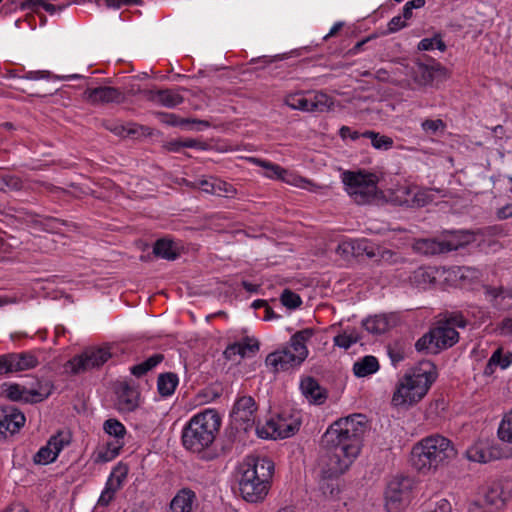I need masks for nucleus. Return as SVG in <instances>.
Returning a JSON list of instances; mask_svg holds the SVG:
<instances>
[{"label":"nucleus","mask_w":512,"mask_h":512,"mask_svg":"<svg viewBox=\"0 0 512 512\" xmlns=\"http://www.w3.org/2000/svg\"><path fill=\"white\" fill-rule=\"evenodd\" d=\"M239 491L244 500L256 503L267 495L274 463L266 457L249 455L240 466Z\"/></svg>","instance_id":"obj_3"},{"label":"nucleus","mask_w":512,"mask_h":512,"mask_svg":"<svg viewBox=\"0 0 512 512\" xmlns=\"http://www.w3.org/2000/svg\"><path fill=\"white\" fill-rule=\"evenodd\" d=\"M196 494L189 488L180 489L170 502L171 512H193Z\"/></svg>","instance_id":"obj_27"},{"label":"nucleus","mask_w":512,"mask_h":512,"mask_svg":"<svg viewBox=\"0 0 512 512\" xmlns=\"http://www.w3.org/2000/svg\"><path fill=\"white\" fill-rule=\"evenodd\" d=\"M51 74L48 71H29L27 72L23 78L27 80H40V79H48Z\"/></svg>","instance_id":"obj_59"},{"label":"nucleus","mask_w":512,"mask_h":512,"mask_svg":"<svg viewBox=\"0 0 512 512\" xmlns=\"http://www.w3.org/2000/svg\"><path fill=\"white\" fill-rule=\"evenodd\" d=\"M103 430L110 436L115 438L113 443L124 445L123 439L126 434L125 426L117 419L110 418L103 424Z\"/></svg>","instance_id":"obj_34"},{"label":"nucleus","mask_w":512,"mask_h":512,"mask_svg":"<svg viewBox=\"0 0 512 512\" xmlns=\"http://www.w3.org/2000/svg\"><path fill=\"white\" fill-rule=\"evenodd\" d=\"M473 241L472 234L468 232H458L451 234L445 239L421 238L415 240L413 249L424 255H436L458 250Z\"/></svg>","instance_id":"obj_8"},{"label":"nucleus","mask_w":512,"mask_h":512,"mask_svg":"<svg viewBox=\"0 0 512 512\" xmlns=\"http://www.w3.org/2000/svg\"><path fill=\"white\" fill-rule=\"evenodd\" d=\"M444 322H449V325L454 327V329H456V327H462L463 328L466 325V320L460 314L450 316Z\"/></svg>","instance_id":"obj_62"},{"label":"nucleus","mask_w":512,"mask_h":512,"mask_svg":"<svg viewBox=\"0 0 512 512\" xmlns=\"http://www.w3.org/2000/svg\"><path fill=\"white\" fill-rule=\"evenodd\" d=\"M164 360V355L161 353H155L145 361L136 364L130 368V372L135 377H142L152 369H154L158 364H160Z\"/></svg>","instance_id":"obj_33"},{"label":"nucleus","mask_w":512,"mask_h":512,"mask_svg":"<svg viewBox=\"0 0 512 512\" xmlns=\"http://www.w3.org/2000/svg\"><path fill=\"white\" fill-rule=\"evenodd\" d=\"M258 406L252 396H239L231 410L230 417L237 429L247 432L255 424Z\"/></svg>","instance_id":"obj_11"},{"label":"nucleus","mask_w":512,"mask_h":512,"mask_svg":"<svg viewBox=\"0 0 512 512\" xmlns=\"http://www.w3.org/2000/svg\"><path fill=\"white\" fill-rule=\"evenodd\" d=\"M395 325V318L387 315H376L363 321L364 328L372 334H382Z\"/></svg>","instance_id":"obj_28"},{"label":"nucleus","mask_w":512,"mask_h":512,"mask_svg":"<svg viewBox=\"0 0 512 512\" xmlns=\"http://www.w3.org/2000/svg\"><path fill=\"white\" fill-rule=\"evenodd\" d=\"M453 443L446 437L434 434L423 438L411 451L413 467L423 473L436 470L456 457Z\"/></svg>","instance_id":"obj_4"},{"label":"nucleus","mask_w":512,"mask_h":512,"mask_svg":"<svg viewBox=\"0 0 512 512\" xmlns=\"http://www.w3.org/2000/svg\"><path fill=\"white\" fill-rule=\"evenodd\" d=\"M434 47L442 52L446 49L445 43L438 35L433 38H424L418 43V49L421 51L432 50Z\"/></svg>","instance_id":"obj_45"},{"label":"nucleus","mask_w":512,"mask_h":512,"mask_svg":"<svg viewBox=\"0 0 512 512\" xmlns=\"http://www.w3.org/2000/svg\"><path fill=\"white\" fill-rule=\"evenodd\" d=\"M366 430L367 422L362 414L341 418L329 426L321 439L319 458L325 478L338 477L350 467L360 453Z\"/></svg>","instance_id":"obj_1"},{"label":"nucleus","mask_w":512,"mask_h":512,"mask_svg":"<svg viewBox=\"0 0 512 512\" xmlns=\"http://www.w3.org/2000/svg\"><path fill=\"white\" fill-rule=\"evenodd\" d=\"M118 490L114 489L113 487L105 485V489L102 491L99 499H98V505L106 507L108 506L112 500L114 499L115 493Z\"/></svg>","instance_id":"obj_52"},{"label":"nucleus","mask_w":512,"mask_h":512,"mask_svg":"<svg viewBox=\"0 0 512 512\" xmlns=\"http://www.w3.org/2000/svg\"><path fill=\"white\" fill-rule=\"evenodd\" d=\"M179 378L176 373L166 372L158 376L157 389L162 397L171 396L178 386Z\"/></svg>","instance_id":"obj_30"},{"label":"nucleus","mask_w":512,"mask_h":512,"mask_svg":"<svg viewBox=\"0 0 512 512\" xmlns=\"http://www.w3.org/2000/svg\"><path fill=\"white\" fill-rule=\"evenodd\" d=\"M153 254L156 257L173 261L179 257L176 244L169 239H158L153 245Z\"/></svg>","instance_id":"obj_29"},{"label":"nucleus","mask_w":512,"mask_h":512,"mask_svg":"<svg viewBox=\"0 0 512 512\" xmlns=\"http://www.w3.org/2000/svg\"><path fill=\"white\" fill-rule=\"evenodd\" d=\"M391 201L400 206L420 207L426 204L425 193L415 186L398 185L390 195Z\"/></svg>","instance_id":"obj_18"},{"label":"nucleus","mask_w":512,"mask_h":512,"mask_svg":"<svg viewBox=\"0 0 512 512\" xmlns=\"http://www.w3.org/2000/svg\"><path fill=\"white\" fill-rule=\"evenodd\" d=\"M459 340V333L449 325V322H439L436 327L424 334L415 343L418 352L437 354L448 349Z\"/></svg>","instance_id":"obj_7"},{"label":"nucleus","mask_w":512,"mask_h":512,"mask_svg":"<svg viewBox=\"0 0 512 512\" xmlns=\"http://www.w3.org/2000/svg\"><path fill=\"white\" fill-rule=\"evenodd\" d=\"M6 397L12 401L35 403L46 399L50 395L48 384H38V388H27L19 384H10L5 389Z\"/></svg>","instance_id":"obj_14"},{"label":"nucleus","mask_w":512,"mask_h":512,"mask_svg":"<svg viewBox=\"0 0 512 512\" xmlns=\"http://www.w3.org/2000/svg\"><path fill=\"white\" fill-rule=\"evenodd\" d=\"M512 497V480L501 479L493 482L484 495L486 505L494 509L502 508Z\"/></svg>","instance_id":"obj_17"},{"label":"nucleus","mask_w":512,"mask_h":512,"mask_svg":"<svg viewBox=\"0 0 512 512\" xmlns=\"http://www.w3.org/2000/svg\"><path fill=\"white\" fill-rule=\"evenodd\" d=\"M347 193L357 204L370 202L377 193L378 177L364 171H344L341 175Z\"/></svg>","instance_id":"obj_6"},{"label":"nucleus","mask_w":512,"mask_h":512,"mask_svg":"<svg viewBox=\"0 0 512 512\" xmlns=\"http://www.w3.org/2000/svg\"><path fill=\"white\" fill-rule=\"evenodd\" d=\"M445 77L446 69L440 64L429 66L423 63H417L412 68V78L418 86L432 85L434 81Z\"/></svg>","instance_id":"obj_19"},{"label":"nucleus","mask_w":512,"mask_h":512,"mask_svg":"<svg viewBox=\"0 0 512 512\" xmlns=\"http://www.w3.org/2000/svg\"><path fill=\"white\" fill-rule=\"evenodd\" d=\"M111 132L119 136L134 135L137 133V128H127L123 125L115 124L111 127H107Z\"/></svg>","instance_id":"obj_55"},{"label":"nucleus","mask_w":512,"mask_h":512,"mask_svg":"<svg viewBox=\"0 0 512 512\" xmlns=\"http://www.w3.org/2000/svg\"><path fill=\"white\" fill-rule=\"evenodd\" d=\"M221 423V416L215 409H205L197 413L183 428L181 437L183 446L202 460L216 459L219 454L213 444Z\"/></svg>","instance_id":"obj_2"},{"label":"nucleus","mask_w":512,"mask_h":512,"mask_svg":"<svg viewBox=\"0 0 512 512\" xmlns=\"http://www.w3.org/2000/svg\"><path fill=\"white\" fill-rule=\"evenodd\" d=\"M512 363V354L503 355L501 349H497L494 351L492 356L490 357L484 373L492 374L494 372V367H500L501 369L507 368Z\"/></svg>","instance_id":"obj_36"},{"label":"nucleus","mask_w":512,"mask_h":512,"mask_svg":"<svg viewBox=\"0 0 512 512\" xmlns=\"http://www.w3.org/2000/svg\"><path fill=\"white\" fill-rule=\"evenodd\" d=\"M339 135L342 139L350 138L354 141L362 137V133H359L358 131H352L348 126H342L339 130Z\"/></svg>","instance_id":"obj_58"},{"label":"nucleus","mask_w":512,"mask_h":512,"mask_svg":"<svg viewBox=\"0 0 512 512\" xmlns=\"http://www.w3.org/2000/svg\"><path fill=\"white\" fill-rule=\"evenodd\" d=\"M436 378L434 366L430 362L421 364L412 374L405 375L398 383L392 397L394 406L413 405L428 392Z\"/></svg>","instance_id":"obj_5"},{"label":"nucleus","mask_w":512,"mask_h":512,"mask_svg":"<svg viewBox=\"0 0 512 512\" xmlns=\"http://www.w3.org/2000/svg\"><path fill=\"white\" fill-rule=\"evenodd\" d=\"M57 458L52 447L47 443L41 447L39 451L34 455L33 461L35 464L46 465L52 463Z\"/></svg>","instance_id":"obj_42"},{"label":"nucleus","mask_w":512,"mask_h":512,"mask_svg":"<svg viewBox=\"0 0 512 512\" xmlns=\"http://www.w3.org/2000/svg\"><path fill=\"white\" fill-rule=\"evenodd\" d=\"M158 117L162 123L173 127H187L197 131L210 127V123L207 120L182 118L175 113L161 112L158 113Z\"/></svg>","instance_id":"obj_23"},{"label":"nucleus","mask_w":512,"mask_h":512,"mask_svg":"<svg viewBox=\"0 0 512 512\" xmlns=\"http://www.w3.org/2000/svg\"><path fill=\"white\" fill-rule=\"evenodd\" d=\"M498 435L501 440L512 443V410L502 419L498 429Z\"/></svg>","instance_id":"obj_43"},{"label":"nucleus","mask_w":512,"mask_h":512,"mask_svg":"<svg viewBox=\"0 0 512 512\" xmlns=\"http://www.w3.org/2000/svg\"><path fill=\"white\" fill-rule=\"evenodd\" d=\"M121 449L122 444L108 442L105 449L98 451L95 461L98 463L109 462L119 455Z\"/></svg>","instance_id":"obj_39"},{"label":"nucleus","mask_w":512,"mask_h":512,"mask_svg":"<svg viewBox=\"0 0 512 512\" xmlns=\"http://www.w3.org/2000/svg\"><path fill=\"white\" fill-rule=\"evenodd\" d=\"M362 137L370 139L371 145L377 150H390L394 144L391 137L381 135L375 131H365L362 133Z\"/></svg>","instance_id":"obj_37"},{"label":"nucleus","mask_w":512,"mask_h":512,"mask_svg":"<svg viewBox=\"0 0 512 512\" xmlns=\"http://www.w3.org/2000/svg\"><path fill=\"white\" fill-rule=\"evenodd\" d=\"M257 162L266 168L265 175L267 177L285 180L284 175L286 174V171L284 169H281L277 165L265 164L261 160H257Z\"/></svg>","instance_id":"obj_50"},{"label":"nucleus","mask_w":512,"mask_h":512,"mask_svg":"<svg viewBox=\"0 0 512 512\" xmlns=\"http://www.w3.org/2000/svg\"><path fill=\"white\" fill-rule=\"evenodd\" d=\"M422 129L429 135H435L439 130L445 129V123L441 119H427L422 122Z\"/></svg>","instance_id":"obj_48"},{"label":"nucleus","mask_w":512,"mask_h":512,"mask_svg":"<svg viewBox=\"0 0 512 512\" xmlns=\"http://www.w3.org/2000/svg\"><path fill=\"white\" fill-rule=\"evenodd\" d=\"M379 362L376 357L368 355L358 360L353 365V372L357 377H365L377 372Z\"/></svg>","instance_id":"obj_31"},{"label":"nucleus","mask_w":512,"mask_h":512,"mask_svg":"<svg viewBox=\"0 0 512 512\" xmlns=\"http://www.w3.org/2000/svg\"><path fill=\"white\" fill-rule=\"evenodd\" d=\"M414 279L417 283H426V282H431L432 280V277H431V274L423 269V268H419L418 270H416L414 272Z\"/></svg>","instance_id":"obj_60"},{"label":"nucleus","mask_w":512,"mask_h":512,"mask_svg":"<svg viewBox=\"0 0 512 512\" xmlns=\"http://www.w3.org/2000/svg\"><path fill=\"white\" fill-rule=\"evenodd\" d=\"M359 341V334L355 330L345 331L334 337V344L344 349L350 348Z\"/></svg>","instance_id":"obj_41"},{"label":"nucleus","mask_w":512,"mask_h":512,"mask_svg":"<svg viewBox=\"0 0 512 512\" xmlns=\"http://www.w3.org/2000/svg\"><path fill=\"white\" fill-rule=\"evenodd\" d=\"M466 456L470 461L478 463H487L492 455L489 449L483 443H476L466 450Z\"/></svg>","instance_id":"obj_35"},{"label":"nucleus","mask_w":512,"mask_h":512,"mask_svg":"<svg viewBox=\"0 0 512 512\" xmlns=\"http://www.w3.org/2000/svg\"><path fill=\"white\" fill-rule=\"evenodd\" d=\"M484 294L491 302L497 300L499 297L512 298V290H505L503 287L484 286Z\"/></svg>","instance_id":"obj_46"},{"label":"nucleus","mask_w":512,"mask_h":512,"mask_svg":"<svg viewBox=\"0 0 512 512\" xmlns=\"http://www.w3.org/2000/svg\"><path fill=\"white\" fill-rule=\"evenodd\" d=\"M314 328H304L290 337V366H299L308 357L307 342L314 336Z\"/></svg>","instance_id":"obj_16"},{"label":"nucleus","mask_w":512,"mask_h":512,"mask_svg":"<svg viewBox=\"0 0 512 512\" xmlns=\"http://www.w3.org/2000/svg\"><path fill=\"white\" fill-rule=\"evenodd\" d=\"M497 217L499 219H507L512 217V202L499 208L497 210Z\"/></svg>","instance_id":"obj_64"},{"label":"nucleus","mask_w":512,"mask_h":512,"mask_svg":"<svg viewBox=\"0 0 512 512\" xmlns=\"http://www.w3.org/2000/svg\"><path fill=\"white\" fill-rule=\"evenodd\" d=\"M70 441L71 435L69 432L59 431L57 434L51 436L47 443L52 447L55 454L58 456L61 450L70 444Z\"/></svg>","instance_id":"obj_40"},{"label":"nucleus","mask_w":512,"mask_h":512,"mask_svg":"<svg viewBox=\"0 0 512 512\" xmlns=\"http://www.w3.org/2000/svg\"><path fill=\"white\" fill-rule=\"evenodd\" d=\"M300 390L310 403L320 405L327 398L326 391L312 377L303 378L300 382Z\"/></svg>","instance_id":"obj_26"},{"label":"nucleus","mask_w":512,"mask_h":512,"mask_svg":"<svg viewBox=\"0 0 512 512\" xmlns=\"http://www.w3.org/2000/svg\"><path fill=\"white\" fill-rule=\"evenodd\" d=\"M38 363L36 356L30 352L0 355V376L32 369L36 367Z\"/></svg>","instance_id":"obj_13"},{"label":"nucleus","mask_w":512,"mask_h":512,"mask_svg":"<svg viewBox=\"0 0 512 512\" xmlns=\"http://www.w3.org/2000/svg\"><path fill=\"white\" fill-rule=\"evenodd\" d=\"M83 99L92 105L120 104L125 101V94L116 87L99 86L87 88L83 92Z\"/></svg>","instance_id":"obj_15"},{"label":"nucleus","mask_w":512,"mask_h":512,"mask_svg":"<svg viewBox=\"0 0 512 512\" xmlns=\"http://www.w3.org/2000/svg\"><path fill=\"white\" fill-rule=\"evenodd\" d=\"M236 190L227 182L215 180L214 194L217 196L230 197L235 194Z\"/></svg>","instance_id":"obj_49"},{"label":"nucleus","mask_w":512,"mask_h":512,"mask_svg":"<svg viewBox=\"0 0 512 512\" xmlns=\"http://www.w3.org/2000/svg\"><path fill=\"white\" fill-rule=\"evenodd\" d=\"M388 354L394 364L404 359V350L398 346H389Z\"/></svg>","instance_id":"obj_56"},{"label":"nucleus","mask_w":512,"mask_h":512,"mask_svg":"<svg viewBox=\"0 0 512 512\" xmlns=\"http://www.w3.org/2000/svg\"><path fill=\"white\" fill-rule=\"evenodd\" d=\"M334 105L333 99L323 92H308L290 95V108L304 112L329 111Z\"/></svg>","instance_id":"obj_10"},{"label":"nucleus","mask_w":512,"mask_h":512,"mask_svg":"<svg viewBox=\"0 0 512 512\" xmlns=\"http://www.w3.org/2000/svg\"><path fill=\"white\" fill-rule=\"evenodd\" d=\"M256 434L262 439H285L288 437V424L284 421L268 420L264 425L256 426Z\"/></svg>","instance_id":"obj_24"},{"label":"nucleus","mask_w":512,"mask_h":512,"mask_svg":"<svg viewBox=\"0 0 512 512\" xmlns=\"http://www.w3.org/2000/svg\"><path fill=\"white\" fill-rule=\"evenodd\" d=\"M128 466L123 463H118L112 470L106 484L107 486L113 487L116 490H119L124 480L126 479L128 475Z\"/></svg>","instance_id":"obj_38"},{"label":"nucleus","mask_w":512,"mask_h":512,"mask_svg":"<svg viewBox=\"0 0 512 512\" xmlns=\"http://www.w3.org/2000/svg\"><path fill=\"white\" fill-rule=\"evenodd\" d=\"M355 256L366 254L369 258H374L378 255L376 248L366 239L355 240Z\"/></svg>","instance_id":"obj_44"},{"label":"nucleus","mask_w":512,"mask_h":512,"mask_svg":"<svg viewBox=\"0 0 512 512\" xmlns=\"http://www.w3.org/2000/svg\"><path fill=\"white\" fill-rule=\"evenodd\" d=\"M112 354L108 347H89L80 355L70 359L67 365L73 374H80L88 370L98 368L106 363Z\"/></svg>","instance_id":"obj_9"},{"label":"nucleus","mask_w":512,"mask_h":512,"mask_svg":"<svg viewBox=\"0 0 512 512\" xmlns=\"http://www.w3.org/2000/svg\"><path fill=\"white\" fill-rule=\"evenodd\" d=\"M412 481L408 477H395L387 485L385 492L388 512H399L401 506L407 503Z\"/></svg>","instance_id":"obj_12"},{"label":"nucleus","mask_w":512,"mask_h":512,"mask_svg":"<svg viewBox=\"0 0 512 512\" xmlns=\"http://www.w3.org/2000/svg\"><path fill=\"white\" fill-rule=\"evenodd\" d=\"M6 188L11 191H19L23 188V182L16 176L3 177L0 183V189L5 190Z\"/></svg>","instance_id":"obj_47"},{"label":"nucleus","mask_w":512,"mask_h":512,"mask_svg":"<svg viewBox=\"0 0 512 512\" xmlns=\"http://www.w3.org/2000/svg\"><path fill=\"white\" fill-rule=\"evenodd\" d=\"M265 362L273 372L286 371L288 369V348L283 347L281 351L270 353Z\"/></svg>","instance_id":"obj_32"},{"label":"nucleus","mask_w":512,"mask_h":512,"mask_svg":"<svg viewBox=\"0 0 512 512\" xmlns=\"http://www.w3.org/2000/svg\"><path fill=\"white\" fill-rule=\"evenodd\" d=\"M259 351V342L255 338L245 337L242 342H235L226 347L224 357L233 360L236 355L242 358L254 356Z\"/></svg>","instance_id":"obj_22"},{"label":"nucleus","mask_w":512,"mask_h":512,"mask_svg":"<svg viewBox=\"0 0 512 512\" xmlns=\"http://www.w3.org/2000/svg\"><path fill=\"white\" fill-rule=\"evenodd\" d=\"M181 145L182 148H196L199 150H205L207 148L206 143L192 138L181 140Z\"/></svg>","instance_id":"obj_57"},{"label":"nucleus","mask_w":512,"mask_h":512,"mask_svg":"<svg viewBox=\"0 0 512 512\" xmlns=\"http://www.w3.org/2000/svg\"><path fill=\"white\" fill-rule=\"evenodd\" d=\"M355 240L343 241L338 244L336 252L344 257L355 256Z\"/></svg>","instance_id":"obj_51"},{"label":"nucleus","mask_w":512,"mask_h":512,"mask_svg":"<svg viewBox=\"0 0 512 512\" xmlns=\"http://www.w3.org/2000/svg\"><path fill=\"white\" fill-rule=\"evenodd\" d=\"M68 5H70V2L66 3L65 5H55V4L48 3V1H44V3H37V7L38 6L43 7V9L50 14H53L56 11H62Z\"/></svg>","instance_id":"obj_61"},{"label":"nucleus","mask_w":512,"mask_h":512,"mask_svg":"<svg viewBox=\"0 0 512 512\" xmlns=\"http://www.w3.org/2000/svg\"><path fill=\"white\" fill-rule=\"evenodd\" d=\"M144 94L149 100L167 108H174L184 101L183 96L173 89L146 90Z\"/></svg>","instance_id":"obj_25"},{"label":"nucleus","mask_w":512,"mask_h":512,"mask_svg":"<svg viewBox=\"0 0 512 512\" xmlns=\"http://www.w3.org/2000/svg\"><path fill=\"white\" fill-rule=\"evenodd\" d=\"M116 407L120 412H132L139 406L140 392L127 382L120 384L117 389Z\"/></svg>","instance_id":"obj_20"},{"label":"nucleus","mask_w":512,"mask_h":512,"mask_svg":"<svg viewBox=\"0 0 512 512\" xmlns=\"http://www.w3.org/2000/svg\"><path fill=\"white\" fill-rule=\"evenodd\" d=\"M302 414L297 411L290 412V436L299 431L302 425Z\"/></svg>","instance_id":"obj_53"},{"label":"nucleus","mask_w":512,"mask_h":512,"mask_svg":"<svg viewBox=\"0 0 512 512\" xmlns=\"http://www.w3.org/2000/svg\"><path fill=\"white\" fill-rule=\"evenodd\" d=\"M406 27V22L401 15L393 17L388 23V32L395 33Z\"/></svg>","instance_id":"obj_54"},{"label":"nucleus","mask_w":512,"mask_h":512,"mask_svg":"<svg viewBox=\"0 0 512 512\" xmlns=\"http://www.w3.org/2000/svg\"><path fill=\"white\" fill-rule=\"evenodd\" d=\"M25 421L24 414L14 406L0 407V424L5 434L7 432L17 433L24 426Z\"/></svg>","instance_id":"obj_21"},{"label":"nucleus","mask_w":512,"mask_h":512,"mask_svg":"<svg viewBox=\"0 0 512 512\" xmlns=\"http://www.w3.org/2000/svg\"><path fill=\"white\" fill-rule=\"evenodd\" d=\"M500 333L503 336L512 338V317L506 318L502 321L500 326Z\"/></svg>","instance_id":"obj_63"}]
</instances>
